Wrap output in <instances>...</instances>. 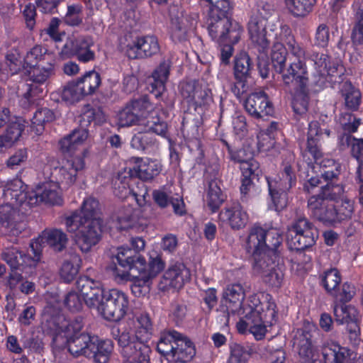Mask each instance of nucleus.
Returning a JSON list of instances; mask_svg holds the SVG:
<instances>
[{
	"label": "nucleus",
	"instance_id": "f257e3e1",
	"mask_svg": "<svg viewBox=\"0 0 363 363\" xmlns=\"http://www.w3.org/2000/svg\"><path fill=\"white\" fill-rule=\"evenodd\" d=\"M99 202L94 197L84 199L79 210L65 218L67 232L75 234V243L84 253L96 245L102 237L103 220L98 217Z\"/></svg>",
	"mask_w": 363,
	"mask_h": 363
},
{
	"label": "nucleus",
	"instance_id": "f03ea898",
	"mask_svg": "<svg viewBox=\"0 0 363 363\" xmlns=\"http://www.w3.org/2000/svg\"><path fill=\"white\" fill-rule=\"evenodd\" d=\"M154 333V325L150 315L147 312L136 314L133 319L111 330L113 337L118 346H130L142 348L140 345L149 346L148 342Z\"/></svg>",
	"mask_w": 363,
	"mask_h": 363
},
{
	"label": "nucleus",
	"instance_id": "7ed1b4c3",
	"mask_svg": "<svg viewBox=\"0 0 363 363\" xmlns=\"http://www.w3.org/2000/svg\"><path fill=\"white\" fill-rule=\"evenodd\" d=\"M6 203L0 206V223L6 227L16 218H20L17 207H32L38 203V195L23 184L21 179L8 183L4 189Z\"/></svg>",
	"mask_w": 363,
	"mask_h": 363
},
{
	"label": "nucleus",
	"instance_id": "20e7f679",
	"mask_svg": "<svg viewBox=\"0 0 363 363\" xmlns=\"http://www.w3.org/2000/svg\"><path fill=\"white\" fill-rule=\"evenodd\" d=\"M308 209L313 219L325 226L331 227L350 219L353 205L350 201H342L338 204L313 195L308 199Z\"/></svg>",
	"mask_w": 363,
	"mask_h": 363
},
{
	"label": "nucleus",
	"instance_id": "39448f33",
	"mask_svg": "<svg viewBox=\"0 0 363 363\" xmlns=\"http://www.w3.org/2000/svg\"><path fill=\"white\" fill-rule=\"evenodd\" d=\"M267 18L258 11L250 17L247 25L252 49L257 52V68L263 79L269 77L270 71L269 64L264 60L270 47V40L267 37Z\"/></svg>",
	"mask_w": 363,
	"mask_h": 363
},
{
	"label": "nucleus",
	"instance_id": "423d86ee",
	"mask_svg": "<svg viewBox=\"0 0 363 363\" xmlns=\"http://www.w3.org/2000/svg\"><path fill=\"white\" fill-rule=\"evenodd\" d=\"M71 345L72 355L92 359L95 363H108L114 350V342L95 335H83Z\"/></svg>",
	"mask_w": 363,
	"mask_h": 363
},
{
	"label": "nucleus",
	"instance_id": "0eeeda50",
	"mask_svg": "<svg viewBox=\"0 0 363 363\" xmlns=\"http://www.w3.org/2000/svg\"><path fill=\"white\" fill-rule=\"evenodd\" d=\"M44 238L33 239L27 252L16 247L5 248L1 252V259L6 262L12 271L19 270L30 273L40 261Z\"/></svg>",
	"mask_w": 363,
	"mask_h": 363
},
{
	"label": "nucleus",
	"instance_id": "6e6552de",
	"mask_svg": "<svg viewBox=\"0 0 363 363\" xmlns=\"http://www.w3.org/2000/svg\"><path fill=\"white\" fill-rule=\"evenodd\" d=\"M106 121V116L100 108H92L89 105L81 115V128L74 129L69 134L59 141L60 150L64 153H70L77 150L88 138L89 131L86 129L91 123L94 125H101Z\"/></svg>",
	"mask_w": 363,
	"mask_h": 363
},
{
	"label": "nucleus",
	"instance_id": "1a4fd4ad",
	"mask_svg": "<svg viewBox=\"0 0 363 363\" xmlns=\"http://www.w3.org/2000/svg\"><path fill=\"white\" fill-rule=\"evenodd\" d=\"M94 308L97 310L104 319L118 322L128 313V296L125 292L117 289L104 290L99 303Z\"/></svg>",
	"mask_w": 363,
	"mask_h": 363
},
{
	"label": "nucleus",
	"instance_id": "9d476101",
	"mask_svg": "<svg viewBox=\"0 0 363 363\" xmlns=\"http://www.w3.org/2000/svg\"><path fill=\"white\" fill-rule=\"evenodd\" d=\"M319 231L306 217L294 220L287 232V244L291 250L304 251L315 245Z\"/></svg>",
	"mask_w": 363,
	"mask_h": 363
},
{
	"label": "nucleus",
	"instance_id": "9b49d317",
	"mask_svg": "<svg viewBox=\"0 0 363 363\" xmlns=\"http://www.w3.org/2000/svg\"><path fill=\"white\" fill-rule=\"evenodd\" d=\"M119 48L131 60L150 57L160 52L158 40L154 35H125L120 39Z\"/></svg>",
	"mask_w": 363,
	"mask_h": 363
},
{
	"label": "nucleus",
	"instance_id": "f8f14e48",
	"mask_svg": "<svg viewBox=\"0 0 363 363\" xmlns=\"http://www.w3.org/2000/svg\"><path fill=\"white\" fill-rule=\"evenodd\" d=\"M178 88L183 101L196 111H205L213 102L211 89L202 86L196 80L182 82Z\"/></svg>",
	"mask_w": 363,
	"mask_h": 363
},
{
	"label": "nucleus",
	"instance_id": "ddd939ff",
	"mask_svg": "<svg viewBox=\"0 0 363 363\" xmlns=\"http://www.w3.org/2000/svg\"><path fill=\"white\" fill-rule=\"evenodd\" d=\"M331 130L321 125L318 121H312L308 123L307 131L306 147L301 155L306 164L318 162L323 155L320 141L324 138H330Z\"/></svg>",
	"mask_w": 363,
	"mask_h": 363
},
{
	"label": "nucleus",
	"instance_id": "4468645a",
	"mask_svg": "<svg viewBox=\"0 0 363 363\" xmlns=\"http://www.w3.org/2000/svg\"><path fill=\"white\" fill-rule=\"evenodd\" d=\"M208 32L211 39L218 43L231 41L238 43L242 32V26L231 19L211 18Z\"/></svg>",
	"mask_w": 363,
	"mask_h": 363
},
{
	"label": "nucleus",
	"instance_id": "2eb2a0df",
	"mask_svg": "<svg viewBox=\"0 0 363 363\" xmlns=\"http://www.w3.org/2000/svg\"><path fill=\"white\" fill-rule=\"evenodd\" d=\"M94 44L93 38L89 35L68 38L62 48L61 54L69 58L76 57L80 62L87 63L96 58L95 52L91 49Z\"/></svg>",
	"mask_w": 363,
	"mask_h": 363
},
{
	"label": "nucleus",
	"instance_id": "dca6fc26",
	"mask_svg": "<svg viewBox=\"0 0 363 363\" xmlns=\"http://www.w3.org/2000/svg\"><path fill=\"white\" fill-rule=\"evenodd\" d=\"M114 259L121 268L120 273L118 267H115L116 274L121 279H128L130 274H136L138 269H141L145 264V258L128 246L118 247Z\"/></svg>",
	"mask_w": 363,
	"mask_h": 363
},
{
	"label": "nucleus",
	"instance_id": "f3484780",
	"mask_svg": "<svg viewBox=\"0 0 363 363\" xmlns=\"http://www.w3.org/2000/svg\"><path fill=\"white\" fill-rule=\"evenodd\" d=\"M244 107L246 112L255 119L272 116L274 113L273 103L264 91L249 94L244 101Z\"/></svg>",
	"mask_w": 363,
	"mask_h": 363
},
{
	"label": "nucleus",
	"instance_id": "a211bd4d",
	"mask_svg": "<svg viewBox=\"0 0 363 363\" xmlns=\"http://www.w3.org/2000/svg\"><path fill=\"white\" fill-rule=\"evenodd\" d=\"M266 243L264 242V228L255 224L249 231L245 242L247 254L254 259V267H263L267 261L263 257Z\"/></svg>",
	"mask_w": 363,
	"mask_h": 363
},
{
	"label": "nucleus",
	"instance_id": "6ab92c4d",
	"mask_svg": "<svg viewBox=\"0 0 363 363\" xmlns=\"http://www.w3.org/2000/svg\"><path fill=\"white\" fill-rule=\"evenodd\" d=\"M284 85L293 86L294 89H305L308 86L309 77L306 62L303 60H296L285 67V70L281 73Z\"/></svg>",
	"mask_w": 363,
	"mask_h": 363
},
{
	"label": "nucleus",
	"instance_id": "aec40b11",
	"mask_svg": "<svg viewBox=\"0 0 363 363\" xmlns=\"http://www.w3.org/2000/svg\"><path fill=\"white\" fill-rule=\"evenodd\" d=\"M76 286L83 297L84 303L89 308L96 306L104 289L100 281L88 275H81L76 281Z\"/></svg>",
	"mask_w": 363,
	"mask_h": 363
},
{
	"label": "nucleus",
	"instance_id": "412c9836",
	"mask_svg": "<svg viewBox=\"0 0 363 363\" xmlns=\"http://www.w3.org/2000/svg\"><path fill=\"white\" fill-rule=\"evenodd\" d=\"M294 341L301 362L318 360V350L311 330L307 328L298 330Z\"/></svg>",
	"mask_w": 363,
	"mask_h": 363
},
{
	"label": "nucleus",
	"instance_id": "4be33fe9",
	"mask_svg": "<svg viewBox=\"0 0 363 363\" xmlns=\"http://www.w3.org/2000/svg\"><path fill=\"white\" fill-rule=\"evenodd\" d=\"M172 63L169 60H163L152 72L148 78L147 89L157 100H162L166 91V83L168 80Z\"/></svg>",
	"mask_w": 363,
	"mask_h": 363
},
{
	"label": "nucleus",
	"instance_id": "5701e85b",
	"mask_svg": "<svg viewBox=\"0 0 363 363\" xmlns=\"http://www.w3.org/2000/svg\"><path fill=\"white\" fill-rule=\"evenodd\" d=\"M76 151L70 153H64L61 151L63 155L70 157L58 170L59 182L67 186L72 185L76 182L78 172L82 170L85 167L84 153L81 152L79 155H74Z\"/></svg>",
	"mask_w": 363,
	"mask_h": 363
},
{
	"label": "nucleus",
	"instance_id": "b1692460",
	"mask_svg": "<svg viewBox=\"0 0 363 363\" xmlns=\"http://www.w3.org/2000/svg\"><path fill=\"white\" fill-rule=\"evenodd\" d=\"M134 166L130 168L128 174L134 179L143 182L152 181L162 171V164L156 160L150 158H134Z\"/></svg>",
	"mask_w": 363,
	"mask_h": 363
},
{
	"label": "nucleus",
	"instance_id": "393cba45",
	"mask_svg": "<svg viewBox=\"0 0 363 363\" xmlns=\"http://www.w3.org/2000/svg\"><path fill=\"white\" fill-rule=\"evenodd\" d=\"M220 222L228 225L233 230H240L248 222V214L239 202H234L225 207L218 215Z\"/></svg>",
	"mask_w": 363,
	"mask_h": 363
},
{
	"label": "nucleus",
	"instance_id": "a878e982",
	"mask_svg": "<svg viewBox=\"0 0 363 363\" xmlns=\"http://www.w3.org/2000/svg\"><path fill=\"white\" fill-rule=\"evenodd\" d=\"M321 353L324 363H354V352L337 342L324 345Z\"/></svg>",
	"mask_w": 363,
	"mask_h": 363
},
{
	"label": "nucleus",
	"instance_id": "bb28decb",
	"mask_svg": "<svg viewBox=\"0 0 363 363\" xmlns=\"http://www.w3.org/2000/svg\"><path fill=\"white\" fill-rule=\"evenodd\" d=\"M163 279L166 286L180 289L190 281L191 272L184 263L177 262L169 265L163 275Z\"/></svg>",
	"mask_w": 363,
	"mask_h": 363
},
{
	"label": "nucleus",
	"instance_id": "cd10ccee",
	"mask_svg": "<svg viewBox=\"0 0 363 363\" xmlns=\"http://www.w3.org/2000/svg\"><path fill=\"white\" fill-rule=\"evenodd\" d=\"M268 192L270 201L268 203V208L277 213L281 212L288 205L289 189H285L279 186L276 179L266 176Z\"/></svg>",
	"mask_w": 363,
	"mask_h": 363
},
{
	"label": "nucleus",
	"instance_id": "c85d7f7f",
	"mask_svg": "<svg viewBox=\"0 0 363 363\" xmlns=\"http://www.w3.org/2000/svg\"><path fill=\"white\" fill-rule=\"evenodd\" d=\"M245 297V290L241 284L228 285L223 292V300L228 313L234 315L236 312L245 310L247 305L243 304Z\"/></svg>",
	"mask_w": 363,
	"mask_h": 363
},
{
	"label": "nucleus",
	"instance_id": "c756f323",
	"mask_svg": "<svg viewBox=\"0 0 363 363\" xmlns=\"http://www.w3.org/2000/svg\"><path fill=\"white\" fill-rule=\"evenodd\" d=\"M337 67V65L333 64V67H329L328 69L315 70L312 82L315 91H320L328 87L333 88L336 83L342 81V73L338 72Z\"/></svg>",
	"mask_w": 363,
	"mask_h": 363
},
{
	"label": "nucleus",
	"instance_id": "7c9ffc66",
	"mask_svg": "<svg viewBox=\"0 0 363 363\" xmlns=\"http://www.w3.org/2000/svg\"><path fill=\"white\" fill-rule=\"evenodd\" d=\"M83 327V318L81 315H77L73 319H66L64 318L61 325H58V329L64 333L66 338L67 350L71 354V345H74V341L82 335L89 334L81 332Z\"/></svg>",
	"mask_w": 363,
	"mask_h": 363
},
{
	"label": "nucleus",
	"instance_id": "2f4dec72",
	"mask_svg": "<svg viewBox=\"0 0 363 363\" xmlns=\"http://www.w3.org/2000/svg\"><path fill=\"white\" fill-rule=\"evenodd\" d=\"M196 355V348L194 342L185 335L181 333L170 356L169 362L174 361L182 363H189Z\"/></svg>",
	"mask_w": 363,
	"mask_h": 363
},
{
	"label": "nucleus",
	"instance_id": "473e14b6",
	"mask_svg": "<svg viewBox=\"0 0 363 363\" xmlns=\"http://www.w3.org/2000/svg\"><path fill=\"white\" fill-rule=\"evenodd\" d=\"M267 261L263 267L257 268L265 271L264 282L269 286L278 289L281 287L284 281V265L280 264V259L274 262L273 259Z\"/></svg>",
	"mask_w": 363,
	"mask_h": 363
},
{
	"label": "nucleus",
	"instance_id": "72a5a7b5",
	"mask_svg": "<svg viewBox=\"0 0 363 363\" xmlns=\"http://www.w3.org/2000/svg\"><path fill=\"white\" fill-rule=\"evenodd\" d=\"M24 62L26 67H32L38 65H44L56 62V56L52 51H50L46 48L36 45L28 51L24 57Z\"/></svg>",
	"mask_w": 363,
	"mask_h": 363
},
{
	"label": "nucleus",
	"instance_id": "f704fd0d",
	"mask_svg": "<svg viewBox=\"0 0 363 363\" xmlns=\"http://www.w3.org/2000/svg\"><path fill=\"white\" fill-rule=\"evenodd\" d=\"M337 147L340 151L350 149L351 155L358 162V167L363 164V138H356L352 135L339 134Z\"/></svg>",
	"mask_w": 363,
	"mask_h": 363
},
{
	"label": "nucleus",
	"instance_id": "c9c22d12",
	"mask_svg": "<svg viewBox=\"0 0 363 363\" xmlns=\"http://www.w3.org/2000/svg\"><path fill=\"white\" fill-rule=\"evenodd\" d=\"M264 242L266 243V248L263 257L269 260L277 261L281 259L280 252L278 247L282 243L281 234L277 229L271 228L269 230L264 229Z\"/></svg>",
	"mask_w": 363,
	"mask_h": 363
},
{
	"label": "nucleus",
	"instance_id": "e433bc0d",
	"mask_svg": "<svg viewBox=\"0 0 363 363\" xmlns=\"http://www.w3.org/2000/svg\"><path fill=\"white\" fill-rule=\"evenodd\" d=\"M179 337H181V333L174 329H164L160 333L156 350L167 361L170 360L174 346Z\"/></svg>",
	"mask_w": 363,
	"mask_h": 363
},
{
	"label": "nucleus",
	"instance_id": "4c0bfd02",
	"mask_svg": "<svg viewBox=\"0 0 363 363\" xmlns=\"http://www.w3.org/2000/svg\"><path fill=\"white\" fill-rule=\"evenodd\" d=\"M340 93L344 99V105L347 110L353 112L359 109L362 104V92L350 81L347 80L343 83Z\"/></svg>",
	"mask_w": 363,
	"mask_h": 363
},
{
	"label": "nucleus",
	"instance_id": "58836bf2",
	"mask_svg": "<svg viewBox=\"0 0 363 363\" xmlns=\"http://www.w3.org/2000/svg\"><path fill=\"white\" fill-rule=\"evenodd\" d=\"M226 198V195L216 181L208 182L204 201L211 213H215L220 209Z\"/></svg>",
	"mask_w": 363,
	"mask_h": 363
},
{
	"label": "nucleus",
	"instance_id": "ea45409f",
	"mask_svg": "<svg viewBox=\"0 0 363 363\" xmlns=\"http://www.w3.org/2000/svg\"><path fill=\"white\" fill-rule=\"evenodd\" d=\"M321 157L318 162H313L311 164H307L308 168L313 170L318 165L320 168V174L325 182L337 181L340 174V165L336 163L333 159Z\"/></svg>",
	"mask_w": 363,
	"mask_h": 363
},
{
	"label": "nucleus",
	"instance_id": "a19ab883",
	"mask_svg": "<svg viewBox=\"0 0 363 363\" xmlns=\"http://www.w3.org/2000/svg\"><path fill=\"white\" fill-rule=\"evenodd\" d=\"M142 348H135L130 346H118L121 356L124 359L123 363H150V354L151 352L149 346L140 345Z\"/></svg>",
	"mask_w": 363,
	"mask_h": 363
},
{
	"label": "nucleus",
	"instance_id": "79ce46f5",
	"mask_svg": "<svg viewBox=\"0 0 363 363\" xmlns=\"http://www.w3.org/2000/svg\"><path fill=\"white\" fill-rule=\"evenodd\" d=\"M337 181L325 182V185H322L318 194L315 196H319L330 202L340 204L342 201H350L345 198V189L342 184L337 183Z\"/></svg>",
	"mask_w": 363,
	"mask_h": 363
},
{
	"label": "nucleus",
	"instance_id": "37998d69",
	"mask_svg": "<svg viewBox=\"0 0 363 363\" xmlns=\"http://www.w3.org/2000/svg\"><path fill=\"white\" fill-rule=\"evenodd\" d=\"M56 62H50L44 65H38L29 67L27 69L28 77L31 84L40 86L44 84L50 77L55 74Z\"/></svg>",
	"mask_w": 363,
	"mask_h": 363
},
{
	"label": "nucleus",
	"instance_id": "c03bdc74",
	"mask_svg": "<svg viewBox=\"0 0 363 363\" xmlns=\"http://www.w3.org/2000/svg\"><path fill=\"white\" fill-rule=\"evenodd\" d=\"M165 267L164 262L162 259L160 255L155 257L150 256V261L147 265L146 260L143 268L138 269L136 274L134 276L138 277H143V281H150L153 278L157 277Z\"/></svg>",
	"mask_w": 363,
	"mask_h": 363
},
{
	"label": "nucleus",
	"instance_id": "a18cd8bd",
	"mask_svg": "<svg viewBox=\"0 0 363 363\" xmlns=\"http://www.w3.org/2000/svg\"><path fill=\"white\" fill-rule=\"evenodd\" d=\"M318 0H284L289 13L296 18H304L310 14Z\"/></svg>",
	"mask_w": 363,
	"mask_h": 363
},
{
	"label": "nucleus",
	"instance_id": "49530a36",
	"mask_svg": "<svg viewBox=\"0 0 363 363\" xmlns=\"http://www.w3.org/2000/svg\"><path fill=\"white\" fill-rule=\"evenodd\" d=\"M25 92L19 96L18 104L24 108L28 109L33 106L43 96V89L41 86L34 84H26Z\"/></svg>",
	"mask_w": 363,
	"mask_h": 363
},
{
	"label": "nucleus",
	"instance_id": "de8ad7c7",
	"mask_svg": "<svg viewBox=\"0 0 363 363\" xmlns=\"http://www.w3.org/2000/svg\"><path fill=\"white\" fill-rule=\"evenodd\" d=\"M341 283L342 275L337 268L327 269L320 275V285L329 296L336 294Z\"/></svg>",
	"mask_w": 363,
	"mask_h": 363
},
{
	"label": "nucleus",
	"instance_id": "09e8293b",
	"mask_svg": "<svg viewBox=\"0 0 363 363\" xmlns=\"http://www.w3.org/2000/svg\"><path fill=\"white\" fill-rule=\"evenodd\" d=\"M267 301L264 306L259 304L260 301L259 299H257L256 301L259 303H254L252 308H259V316L263 323L266 324V325L272 326L277 321V307L276 303L272 299V296Z\"/></svg>",
	"mask_w": 363,
	"mask_h": 363
},
{
	"label": "nucleus",
	"instance_id": "8fccbe9b",
	"mask_svg": "<svg viewBox=\"0 0 363 363\" xmlns=\"http://www.w3.org/2000/svg\"><path fill=\"white\" fill-rule=\"evenodd\" d=\"M38 195L39 201L50 206H61L63 203V199L57 184H47L44 186L42 192Z\"/></svg>",
	"mask_w": 363,
	"mask_h": 363
},
{
	"label": "nucleus",
	"instance_id": "3c124183",
	"mask_svg": "<svg viewBox=\"0 0 363 363\" xmlns=\"http://www.w3.org/2000/svg\"><path fill=\"white\" fill-rule=\"evenodd\" d=\"M309 99L308 86L305 89H294V95L293 96L291 106L296 115L301 118H306L308 108Z\"/></svg>",
	"mask_w": 363,
	"mask_h": 363
},
{
	"label": "nucleus",
	"instance_id": "603ef678",
	"mask_svg": "<svg viewBox=\"0 0 363 363\" xmlns=\"http://www.w3.org/2000/svg\"><path fill=\"white\" fill-rule=\"evenodd\" d=\"M54 112L48 108H42L37 110L30 120V129L36 135H40L45 129V123L52 122L55 120Z\"/></svg>",
	"mask_w": 363,
	"mask_h": 363
},
{
	"label": "nucleus",
	"instance_id": "864d4df0",
	"mask_svg": "<svg viewBox=\"0 0 363 363\" xmlns=\"http://www.w3.org/2000/svg\"><path fill=\"white\" fill-rule=\"evenodd\" d=\"M77 79L81 87L84 89L86 96L94 94L101 84V75L94 69L86 72Z\"/></svg>",
	"mask_w": 363,
	"mask_h": 363
},
{
	"label": "nucleus",
	"instance_id": "5fc2aeb1",
	"mask_svg": "<svg viewBox=\"0 0 363 363\" xmlns=\"http://www.w3.org/2000/svg\"><path fill=\"white\" fill-rule=\"evenodd\" d=\"M279 178V180L277 181L279 186L285 189L290 190L296 185V172L291 163V159L289 161H283Z\"/></svg>",
	"mask_w": 363,
	"mask_h": 363
},
{
	"label": "nucleus",
	"instance_id": "6e6d98bb",
	"mask_svg": "<svg viewBox=\"0 0 363 363\" xmlns=\"http://www.w3.org/2000/svg\"><path fill=\"white\" fill-rule=\"evenodd\" d=\"M288 51L284 44L281 42H274L271 52V60L273 68L277 73L285 70Z\"/></svg>",
	"mask_w": 363,
	"mask_h": 363
},
{
	"label": "nucleus",
	"instance_id": "4d7b16f0",
	"mask_svg": "<svg viewBox=\"0 0 363 363\" xmlns=\"http://www.w3.org/2000/svg\"><path fill=\"white\" fill-rule=\"evenodd\" d=\"M253 64L249 55L245 52H240L235 56L234 60V78L242 77L248 79Z\"/></svg>",
	"mask_w": 363,
	"mask_h": 363
},
{
	"label": "nucleus",
	"instance_id": "13d9d810",
	"mask_svg": "<svg viewBox=\"0 0 363 363\" xmlns=\"http://www.w3.org/2000/svg\"><path fill=\"white\" fill-rule=\"evenodd\" d=\"M25 124L21 118L15 117L6 126L4 135H2L4 140V147L10 145L16 142L21 136L24 130Z\"/></svg>",
	"mask_w": 363,
	"mask_h": 363
},
{
	"label": "nucleus",
	"instance_id": "bf43d9fd",
	"mask_svg": "<svg viewBox=\"0 0 363 363\" xmlns=\"http://www.w3.org/2000/svg\"><path fill=\"white\" fill-rule=\"evenodd\" d=\"M77 79L68 82L62 92V99L69 104H74L86 96Z\"/></svg>",
	"mask_w": 363,
	"mask_h": 363
},
{
	"label": "nucleus",
	"instance_id": "052dcab7",
	"mask_svg": "<svg viewBox=\"0 0 363 363\" xmlns=\"http://www.w3.org/2000/svg\"><path fill=\"white\" fill-rule=\"evenodd\" d=\"M81 258L78 255H74L69 260H65L60 271V274L65 283H70L77 275L80 264Z\"/></svg>",
	"mask_w": 363,
	"mask_h": 363
},
{
	"label": "nucleus",
	"instance_id": "680f3d73",
	"mask_svg": "<svg viewBox=\"0 0 363 363\" xmlns=\"http://www.w3.org/2000/svg\"><path fill=\"white\" fill-rule=\"evenodd\" d=\"M347 303H335L333 313L335 320L338 324H347L350 321L355 320L356 310L354 306L347 305Z\"/></svg>",
	"mask_w": 363,
	"mask_h": 363
},
{
	"label": "nucleus",
	"instance_id": "e2e57ef3",
	"mask_svg": "<svg viewBox=\"0 0 363 363\" xmlns=\"http://www.w3.org/2000/svg\"><path fill=\"white\" fill-rule=\"evenodd\" d=\"M258 169L243 168V171L241 172L240 191L242 201L247 200L250 191L255 186L253 179L258 175L257 173Z\"/></svg>",
	"mask_w": 363,
	"mask_h": 363
},
{
	"label": "nucleus",
	"instance_id": "0e129e2a",
	"mask_svg": "<svg viewBox=\"0 0 363 363\" xmlns=\"http://www.w3.org/2000/svg\"><path fill=\"white\" fill-rule=\"evenodd\" d=\"M228 154L231 161L240 164V172L243 171V168L247 169L259 168V163L256 160L247 157L246 151L244 149H233Z\"/></svg>",
	"mask_w": 363,
	"mask_h": 363
},
{
	"label": "nucleus",
	"instance_id": "69168bd1",
	"mask_svg": "<svg viewBox=\"0 0 363 363\" xmlns=\"http://www.w3.org/2000/svg\"><path fill=\"white\" fill-rule=\"evenodd\" d=\"M130 196L140 207L145 206L150 201L149 188L145 182L133 178L132 182Z\"/></svg>",
	"mask_w": 363,
	"mask_h": 363
},
{
	"label": "nucleus",
	"instance_id": "338daca9",
	"mask_svg": "<svg viewBox=\"0 0 363 363\" xmlns=\"http://www.w3.org/2000/svg\"><path fill=\"white\" fill-rule=\"evenodd\" d=\"M45 238L48 245L57 252L62 251L68 241L67 234L62 230L56 228L47 232Z\"/></svg>",
	"mask_w": 363,
	"mask_h": 363
},
{
	"label": "nucleus",
	"instance_id": "774afa93",
	"mask_svg": "<svg viewBox=\"0 0 363 363\" xmlns=\"http://www.w3.org/2000/svg\"><path fill=\"white\" fill-rule=\"evenodd\" d=\"M188 28L186 23L179 18H172L169 28L170 38L174 43L187 40Z\"/></svg>",
	"mask_w": 363,
	"mask_h": 363
}]
</instances>
